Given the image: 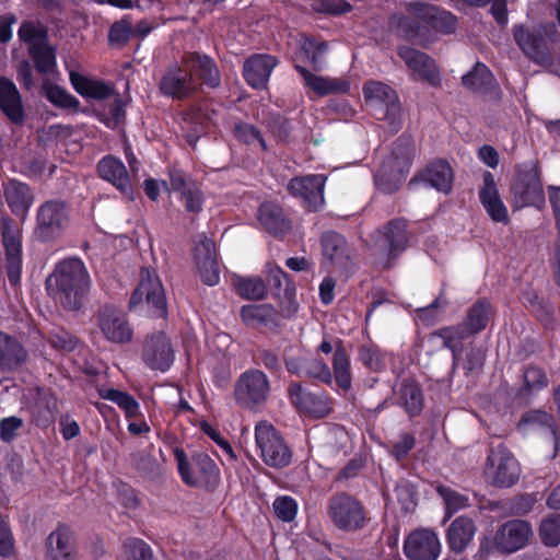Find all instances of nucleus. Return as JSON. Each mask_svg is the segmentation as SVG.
Returning a JSON list of instances; mask_svg holds the SVG:
<instances>
[{
    "label": "nucleus",
    "mask_w": 560,
    "mask_h": 560,
    "mask_svg": "<svg viewBox=\"0 0 560 560\" xmlns=\"http://www.w3.org/2000/svg\"><path fill=\"white\" fill-rule=\"evenodd\" d=\"M90 287L89 271L78 257L59 261L46 280L48 294L67 311H79L82 307Z\"/></svg>",
    "instance_id": "f257e3e1"
},
{
    "label": "nucleus",
    "mask_w": 560,
    "mask_h": 560,
    "mask_svg": "<svg viewBox=\"0 0 560 560\" xmlns=\"http://www.w3.org/2000/svg\"><path fill=\"white\" fill-rule=\"evenodd\" d=\"M494 316L491 302L486 298L477 299L465 313L464 319L453 326H444L430 334L431 338H441L443 348L451 350L453 368L456 366L462 341L483 331Z\"/></svg>",
    "instance_id": "f03ea898"
},
{
    "label": "nucleus",
    "mask_w": 560,
    "mask_h": 560,
    "mask_svg": "<svg viewBox=\"0 0 560 560\" xmlns=\"http://www.w3.org/2000/svg\"><path fill=\"white\" fill-rule=\"evenodd\" d=\"M174 457L183 482L206 492H214L221 483L217 463L205 452H197L189 459L182 448H175Z\"/></svg>",
    "instance_id": "7ed1b4c3"
},
{
    "label": "nucleus",
    "mask_w": 560,
    "mask_h": 560,
    "mask_svg": "<svg viewBox=\"0 0 560 560\" xmlns=\"http://www.w3.org/2000/svg\"><path fill=\"white\" fill-rule=\"evenodd\" d=\"M512 35L523 55L535 63L552 60L551 46L557 40L558 31L552 22L537 25L514 24Z\"/></svg>",
    "instance_id": "20e7f679"
},
{
    "label": "nucleus",
    "mask_w": 560,
    "mask_h": 560,
    "mask_svg": "<svg viewBox=\"0 0 560 560\" xmlns=\"http://www.w3.org/2000/svg\"><path fill=\"white\" fill-rule=\"evenodd\" d=\"M510 191L515 209L544 207L546 198L538 160H528L515 165Z\"/></svg>",
    "instance_id": "39448f33"
},
{
    "label": "nucleus",
    "mask_w": 560,
    "mask_h": 560,
    "mask_svg": "<svg viewBox=\"0 0 560 560\" xmlns=\"http://www.w3.org/2000/svg\"><path fill=\"white\" fill-rule=\"evenodd\" d=\"M380 238L376 242L377 265L383 270L394 268L407 250L410 243V232L405 219L389 220L378 229Z\"/></svg>",
    "instance_id": "423d86ee"
},
{
    "label": "nucleus",
    "mask_w": 560,
    "mask_h": 560,
    "mask_svg": "<svg viewBox=\"0 0 560 560\" xmlns=\"http://www.w3.org/2000/svg\"><path fill=\"white\" fill-rule=\"evenodd\" d=\"M532 527L523 520H511L499 526L492 536H485L480 540L479 553L487 557L492 552L510 555L527 545L532 536Z\"/></svg>",
    "instance_id": "0eeeda50"
},
{
    "label": "nucleus",
    "mask_w": 560,
    "mask_h": 560,
    "mask_svg": "<svg viewBox=\"0 0 560 560\" xmlns=\"http://www.w3.org/2000/svg\"><path fill=\"white\" fill-rule=\"evenodd\" d=\"M326 513L332 525L345 533L361 530L368 522L365 506L348 492L331 495L327 502Z\"/></svg>",
    "instance_id": "6e6552de"
},
{
    "label": "nucleus",
    "mask_w": 560,
    "mask_h": 560,
    "mask_svg": "<svg viewBox=\"0 0 560 560\" xmlns=\"http://www.w3.org/2000/svg\"><path fill=\"white\" fill-rule=\"evenodd\" d=\"M270 392L271 386L267 374L259 369L250 368L237 377L233 396L240 408L256 412L266 405Z\"/></svg>",
    "instance_id": "1a4fd4ad"
},
{
    "label": "nucleus",
    "mask_w": 560,
    "mask_h": 560,
    "mask_svg": "<svg viewBox=\"0 0 560 560\" xmlns=\"http://www.w3.org/2000/svg\"><path fill=\"white\" fill-rule=\"evenodd\" d=\"M70 223V206L62 199L43 202L36 211L34 236L42 243L59 238Z\"/></svg>",
    "instance_id": "9d476101"
},
{
    "label": "nucleus",
    "mask_w": 560,
    "mask_h": 560,
    "mask_svg": "<svg viewBox=\"0 0 560 560\" xmlns=\"http://www.w3.org/2000/svg\"><path fill=\"white\" fill-rule=\"evenodd\" d=\"M255 440L264 463L273 468L290 465L292 452L280 432L270 423L261 421L255 427Z\"/></svg>",
    "instance_id": "9b49d317"
},
{
    "label": "nucleus",
    "mask_w": 560,
    "mask_h": 560,
    "mask_svg": "<svg viewBox=\"0 0 560 560\" xmlns=\"http://www.w3.org/2000/svg\"><path fill=\"white\" fill-rule=\"evenodd\" d=\"M145 301L153 317L165 318L167 305L163 285L154 270L143 267L140 271V281L131 293L129 308L133 310Z\"/></svg>",
    "instance_id": "f8f14e48"
},
{
    "label": "nucleus",
    "mask_w": 560,
    "mask_h": 560,
    "mask_svg": "<svg viewBox=\"0 0 560 560\" xmlns=\"http://www.w3.org/2000/svg\"><path fill=\"white\" fill-rule=\"evenodd\" d=\"M362 92L366 104L382 107V117L386 120L390 130L397 132L401 128V106L396 91L380 81H368L363 84Z\"/></svg>",
    "instance_id": "ddd939ff"
},
{
    "label": "nucleus",
    "mask_w": 560,
    "mask_h": 560,
    "mask_svg": "<svg viewBox=\"0 0 560 560\" xmlns=\"http://www.w3.org/2000/svg\"><path fill=\"white\" fill-rule=\"evenodd\" d=\"M288 398L298 412L311 419H323L332 412V399L324 392H311L293 382L288 386Z\"/></svg>",
    "instance_id": "4468645a"
},
{
    "label": "nucleus",
    "mask_w": 560,
    "mask_h": 560,
    "mask_svg": "<svg viewBox=\"0 0 560 560\" xmlns=\"http://www.w3.org/2000/svg\"><path fill=\"white\" fill-rule=\"evenodd\" d=\"M1 241L5 254L8 280L12 287H18L22 278V233L10 218L0 220Z\"/></svg>",
    "instance_id": "2eb2a0df"
},
{
    "label": "nucleus",
    "mask_w": 560,
    "mask_h": 560,
    "mask_svg": "<svg viewBox=\"0 0 560 560\" xmlns=\"http://www.w3.org/2000/svg\"><path fill=\"white\" fill-rule=\"evenodd\" d=\"M327 176L324 174H308L291 178L287 185L288 192L302 199L303 207L308 212L320 210L325 203L324 190Z\"/></svg>",
    "instance_id": "dca6fc26"
},
{
    "label": "nucleus",
    "mask_w": 560,
    "mask_h": 560,
    "mask_svg": "<svg viewBox=\"0 0 560 560\" xmlns=\"http://www.w3.org/2000/svg\"><path fill=\"white\" fill-rule=\"evenodd\" d=\"M180 60L189 72L197 91L201 85L209 89H217L221 85L220 69L211 56L199 51H185Z\"/></svg>",
    "instance_id": "f3484780"
},
{
    "label": "nucleus",
    "mask_w": 560,
    "mask_h": 560,
    "mask_svg": "<svg viewBox=\"0 0 560 560\" xmlns=\"http://www.w3.org/2000/svg\"><path fill=\"white\" fill-rule=\"evenodd\" d=\"M171 188L177 192L178 200L184 206L185 211L198 215L203 210L205 194L199 183H197L185 171L171 167L168 168Z\"/></svg>",
    "instance_id": "a211bd4d"
},
{
    "label": "nucleus",
    "mask_w": 560,
    "mask_h": 560,
    "mask_svg": "<svg viewBox=\"0 0 560 560\" xmlns=\"http://www.w3.org/2000/svg\"><path fill=\"white\" fill-rule=\"evenodd\" d=\"M406 10L412 16L420 19L431 33L448 35L457 28V16L438 5L413 1L406 5Z\"/></svg>",
    "instance_id": "6ab92c4d"
},
{
    "label": "nucleus",
    "mask_w": 560,
    "mask_h": 560,
    "mask_svg": "<svg viewBox=\"0 0 560 560\" xmlns=\"http://www.w3.org/2000/svg\"><path fill=\"white\" fill-rule=\"evenodd\" d=\"M398 57L419 80L433 88L442 84L441 70L434 58L415 47L402 45L397 48Z\"/></svg>",
    "instance_id": "aec40b11"
},
{
    "label": "nucleus",
    "mask_w": 560,
    "mask_h": 560,
    "mask_svg": "<svg viewBox=\"0 0 560 560\" xmlns=\"http://www.w3.org/2000/svg\"><path fill=\"white\" fill-rule=\"evenodd\" d=\"M95 322L104 338L113 343H127L132 339L133 332L126 315L114 305L101 306Z\"/></svg>",
    "instance_id": "412c9836"
},
{
    "label": "nucleus",
    "mask_w": 560,
    "mask_h": 560,
    "mask_svg": "<svg viewBox=\"0 0 560 560\" xmlns=\"http://www.w3.org/2000/svg\"><path fill=\"white\" fill-rule=\"evenodd\" d=\"M141 358L150 370L168 371L175 360V352L166 334L156 331L147 336L142 346Z\"/></svg>",
    "instance_id": "4be33fe9"
},
{
    "label": "nucleus",
    "mask_w": 560,
    "mask_h": 560,
    "mask_svg": "<svg viewBox=\"0 0 560 560\" xmlns=\"http://www.w3.org/2000/svg\"><path fill=\"white\" fill-rule=\"evenodd\" d=\"M487 463L495 468L492 477V483L495 487L510 488L517 482L520 478L518 463L503 443L490 448Z\"/></svg>",
    "instance_id": "5701e85b"
},
{
    "label": "nucleus",
    "mask_w": 560,
    "mask_h": 560,
    "mask_svg": "<svg viewBox=\"0 0 560 560\" xmlns=\"http://www.w3.org/2000/svg\"><path fill=\"white\" fill-rule=\"evenodd\" d=\"M402 549L408 560H436L441 552V544L433 530L420 528L405 538Z\"/></svg>",
    "instance_id": "b1692460"
},
{
    "label": "nucleus",
    "mask_w": 560,
    "mask_h": 560,
    "mask_svg": "<svg viewBox=\"0 0 560 560\" xmlns=\"http://www.w3.org/2000/svg\"><path fill=\"white\" fill-rule=\"evenodd\" d=\"M159 90L162 95L174 101L187 100L197 92L189 72L182 62L166 69L159 82Z\"/></svg>",
    "instance_id": "393cba45"
},
{
    "label": "nucleus",
    "mask_w": 560,
    "mask_h": 560,
    "mask_svg": "<svg viewBox=\"0 0 560 560\" xmlns=\"http://www.w3.org/2000/svg\"><path fill=\"white\" fill-rule=\"evenodd\" d=\"M100 178L110 183L126 199L135 200V189L124 162L112 154L103 156L96 165Z\"/></svg>",
    "instance_id": "a878e982"
},
{
    "label": "nucleus",
    "mask_w": 560,
    "mask_h": 560,
    "mask_svg": "<svg viewBox=\"0 0 560 560\" xmlns=\"http://www.w3.org/2000/svg\"><path fill=\"white\" fill-rule=\"evenodd\" d=\"M332 349H335L331 361L335 382L340 389L348 392L352 386V373L350 355L346 349L345 341L336 338L332 345L327 338H324L317 351L329 354Z\"/></svg>",
    "instance_id": "bb28decb"
},
{
    "label": "nucleus",
    "mask_w": 560,
    "mask_h": 560,
    "mask_svg": "<svg viewBox=\"0 0 560 560\" xmlns=\"http://www.w3.org/2000/svg\"><path fill=\"white\" fill-rule=\"evenodd\" d=\"M390 26L399 38L413 45L427 47L433 42L428 26L420 19L409 13L394 14L390 19Z\"/></svg>",
    "instance_id": "cd10ccee"
},
{
    "label": "nucleus",
    "mask_w": 560,
    "mask_h": 560,
    "mask_svg": "<svg viewBox=\"0 0 560 560\" xmlns=\"http://www.w3.org/2000/svg\"><path fill=\"white\" fill-rule=\"evenodd\" d=\"M195 261L203 284L214 287L220 281L215 243L203 236L195 247Z\"/></svg>",
    "instance_id": "c85d7f7f"
},
{
    "label": "nucleus",
    "mask_w": 560,
    "mask_h": 560,
    "mask_svg": "<svg viewBox=\"0 0 560 560\" xmlns=\"http://www.w3.org/2000/svg\"><path fill=\"white\" fill-rule=\"evenodd\" d=\"M323 256L341 270L349 271L352 267V249L347 240L335 231H326L320 237Z\"/></svg>",
    "instance_id": "c756f323"
},
{
    "label": "nucleus",
    "mask_w": 560,
    "mask_h": 560,
    "mask_svg": "<svg viewBox=\"0 0 560 560\" xmlns=\"http://www.w3.org/2000/svg\"><path fill=\"white\" fill-rule=\"evenodd\" d=\"M479 200L493 222L502 224L510 222L508 208L500 196L494 176L489 171L482 174V187L479 190Z\"/></svg>",
    "instance_id": "7c9ffc66"
},
{
    "label": "nucleus",
    "mask_w": 560,
    "mask_h": 560,
    "mask_svg": "<svg viewBox=\"0 0 560 560\" xmlns=\"http://www.w3.org/2000/svg\"><path fill=\"white\" fill-rule=\"evenodd\" d=\"M278 65V59L268 54H253L243 65V78L255 90L267 86L272 70Z\"/></svg>",
    "instance_id": "2f4dec72"
},
{
    "label": "nucleus",
    "mask_w": 560,
    "mask_h": 560,
    "mask_svg": "<svg viewBox=\"0 0 560 560\" xmlns=\"http://www.w3.org/2000/svg\"><path fill=\"white\" fill-rule=\"evenodd\" d=\"M3 196L12 214L25 220L35 197L31 186L16 178L3 182Z\"/></svg>",
    "instance_id": "473e14b6"
},
{
    "label": "nucleus",
    "mask_w": 560,
    "mask_h": 560,
    "mask_svg": "<svg viewBox=\"0 0 560 560\" xmlns=\"http://www.w3.org/2000/svg\"><path fill=\"white\" fill-rule=\"evenodd\" d=\"M47 560H77L74 534L70 526L59 523L46 539Z\"/></svg>",
    "instance_id": "72a5a7b5"
},
{
    "label": "nucleus",
    "mask_w": 560,
    "mask_h": 560,
    "mask_svg": "<svg viewBox=\"0 0 560 560\" xmlns=\"http://www.w3.org/2000/svg\"><path fill=\"white\" fill-rule=\"evenodd\" d=\"M259 224L270 235L282 238L292 230V221L285 210L275 202H264L257 210Z\"/></svg>",
    "instance_id": "f704fd0d"
},
{
    "label": "nucleus",
    "mask_w": 560,
    "mask_h": 560,
    "mask_svg": "<svg viewBox=\"0 0 560 560\" xmlns=\"http://www.w3.org/2000/svg\"><path fill=\"white\" fill-rule=\"evenodd\" d=\"M421 180L427 183L430 187L438 191L448 194L453 188L454 173L450 163L445 160H435L429 163L424 170L416 175L410 182L409 186L416 182Z\"/></svg>",
    "instance_id": "c9c22d12"
},
{
    "label": "nucleus",
    "mask_w": 560,
    "mask_h": 560,
    "mask_svg": "<svg viewBox=\"0 0 560 560\" xmlns=\"http://www.w3.org/2000/svg\"><path fill=\"white\" fill-rule=\"evenodd\" d=\"M0 110L11 124L23 125L25 110L21 94L14 82L7 77H0Z\"/></svg>",
    "instance_id": "e433bc0d"
},
{
    "label": "nucleus",
    "mask_w": 560,
    "mask_h": 560,
    "mask_svg": "<svg viewBox=\"0 0 560 560\" xmlns=\"http://www.w3.org/2000/svg\"><path fill=\"white\" fill-rule=\"evenodd\" d=\"M294 69L302 77L304 84L319 97L347 94L350 91V83L345 79L316 75L300 65H294Z\"/></svg>",
    "instance_id": "4c0bfd02"
},
{
    "label": "nucleus",
    "mask_w": 560,
    "mask_h": 560,
    "mask_svg": "<svg viewBox=\"0 0 560 560\" xmlns=\"http://www.w3.org/2000/svg\"><path fill=\"white\" fill-rule=\"evenodd\" d=\"M28 353L21 341L0 330V371L15 372L27 360Z\"/></svg>",
    "instance_id": "58836bf2"
},
{
    "label": "nucleus",
    "mask_w": 560,
    "mask_h": 560,
    "mask_svg": "<svg viewBox=\"0 0 560 560\" xmlns=\"http://www.w3.org/2000/svg\"><path fill=\"white\" fill-rule=\"evenodd\" d=\"M462 84L480 95H491L500 90L494 74L488 66L479 61L462 77Z\"/></svg>",
    "instance_id": "ea45409f"
},
{
    "label": "nucleus",
    "mask_w": 560,
    "mask_h": 560,
    "mask_svg": "<svg viewBox=\"0 0 560 560\" xmlns=\"http://www.w3.org/2000/svg\"><path fill=\"white\" fill-rule=\"evenodd\" d=\"M242 322L248 327L262 326L277 329L280 326L279 314L271 304H247L240 310Z\"/></svg>",
    "instance_id": "a19ab883"
},
{
    "label": "nucleus",
    "mask_w": 560,
    "mask_h": 560,
    "mask_svg": "<svg viewBox=\"0 0 560 560\" xmlns=\"http://www.w3.org/2000/svg\"><path fill=\"white\" fill-rule=\"evenodd\" d=\"M476 533L474 521L460 515L456 517L446 530V542L450 549L456 553L463 552L472 540Z\"/></svg>",
    "instance_id": "79ce46f5"
},
{
    "label": "nucleus",
    "mask_w": 560,
    "mask_h": 560,
    "mask_svg": "<svg viewBox=\"0 0 560 560\" xmlns=\"http://www.w3.org/2000/svg\"><path fill=\"white\" fill-rule=\"evenodd\" d=\"M70 82L74 91L85 98L104 101L114 94L112 85L102 80L88 78L79 72H70Z\"/></svg>",
    "instance_id": "37998d69"
},
{
    "label": "nucleus",
    "mask_w": 560,
    "mask_h": 560,
    "mask_svg": "<svg viewBox=\"0 0 560 560\" xmlns=\"http://www.w3.org/2000/svg\"><path fill=\"white\" fill-rule=\"evenodd\" d=\"M398 400L410 419L420 416L424 407V396L418 382L412 378L404 380L399 387Z\"/></svg>",
    "instance_id": "c03bdc74"
},
{
    "label": "nucleus",
    "mask_w": 560,
    "mask_h": 560,
    "mask_svg": "<svg viewBox=\"0 0 560 560\" xmlns=\"http://www.w3.org/2000/svg\"><path fill=\"white\" fill-rule=\"evenodd\" d=\"M548 386L549 377L542 366L528 363L522 368V385L517 390V396L527 397L538 394Z\"/></svg>",
    "instance_id": "a18cd8bd"
},
{
    "label": "nucleus",
    "mask_w": 560,
    "mask_h": 560,
    "mask_svg": "<svg viewBox=\"0 0 560 560\" xmlns=\"http://www.w3.org/2000/svg\"><path fill=\"white\" fill-rule=\"evenodd\" d=\"M42 95L57 108L69 109L72 112H78L80 109V101L56 83L44 81L42 84Z\"/></svg>",
    "instance_id": "49530a36"
},
{
    "label": "nucleus",
    "mask_w": 560,
    "mask_h": 560,
    "mask_svg": "<svg viewBox=\"0 0 560 560\" xmlns=\"http://www.w3.org/2000/svg\"><path fill=\"white\" fill-rule=\"evenodd\" d=\"M232 285L237 293L244 300L248 301H260L267 296V287L265 281L256 277H242L235 276L232 280Z\"/></svg>",
    "instance_id": "de8ad7c7"
},
{
    "label": "nucleus",
    "mask_w": 560,
    "mask_h": 560,
    "mask_svg": "<svg viewBox=\"0 0 560 560\" xmlns=\"http://www.w3.org/2000/svg\"><path fill=\"white\" fill-rule=\"evenodd\" d=\"M101 397L116 404L125 413L126 419L143 417L137 399L127 392L108 388L100 393Z\"/></svg>",
    "instance_id": "09e8293b"
},
{
    "label": "nucleus",
    "mask_w": 560,
    "mask_h": 560,
    "mask_svg": "<svg viewBox=\"0 0 560 560\" xmlns=\"http://www.w3.org/2000/svg\"><path fill=\"white\" fill-rule=\"evenodd\" d=\"M526 306L542 326L553 325L555 308L550 300L539 296L536 292H529L526 294Z\"/></svg>",
    "instance_id": "8fccbe9b"
},
{
    "label": "nucleus",
    "mask_w": 560,
    "mask_h": 560,
    "mask_svg": "<svg viewBox=\"0 0 560 560\" xmlns=\"http://www.w3.org/2000/svg\"><path fill=\"white\" fill-rule=\"evenodd\" d=\"M28 55L34 62L36 71L40 74H49L57 66L56 48L49 44L27 47Z\"/></svg>",
    "instance_id": "3c124183"
},
{
    "label": "nucleus",
    "mask_w": 560,
    "mask_h": 560,
    "mask_svg": "<svg viewBox=\"0 0 560 560\" xmlns=\"http://www.w3.org/2000/svg\"><path fill=\"white\" fill-rule=\"evenodd\" d=\"M358 361L374 373L386 369V354L374 343H364L358 347Z\"/></svg>",
    "instance_id": "603ef678"
},
{
    "label": "nucleus",
    "mask_w": 560,
    "mask_h": 560,
    "mask_svg": "<svg viewBox=\"0 0 560 560\" xmlns=\"http://www.w3.org/2000/svg\"><path fill=\"white\" fill-rule=\"evenodd\" d=\"M18 36L19 39L25 43L28 47L49 44L48 28L34 21H23L19 27Z\"/></svg>",
    "instance_id": "864d4df0"
},
{
    "label": "nucleus",
    "mask_w": 560,
    "mask_h": 560,
    "mask_svg": "<svg viewBox=\"0 0 560 560\" xmlns=\"http://www.w3.org/2000/svg\"><path fill=\"white\" fill-rule=\"evenodd\" d=\"M435 490L444 502L446 518H451L455 513L469 505L467 495L459 493L448 486L438 485Z\"/></svg>",
    "instance_id": "5fc2aeb1"
},
{
    "label": "nucleus",
    "mask_w": 560,
    "mask_h": 560,
    "mask_svg": "<svg viewBox=\"0 0 560 560\" xmlns=\"http://www.w3.org/2000/svg\"><path fill=\"white\" fill-rule=\"evenodd\" d=\"M126 107L127 103L121 98L119 93H116L115 98L108 106L107 113H100L97 115L98 120L109 129H116L120 125L125 124L126 120Z\"/></svg>",
    "instance_id": "6e6d98bb"
},
{
    "label": "nucleus",
    "mask_w": 560,
    "mask_h": 560,
    "mask_svg": "<svg viewBox=\"0 0 560 560\" xmlns=\"http://www.w3.org/2000/svg\"><path fill=\"white\" fill-rule=\"evenodd\" d=\"M232 132L234 138L242 144L252 145L258 142L262 151L268 150L267 142L261 131L252 124L238 121L234 125Z\"/></svg>",
    "instance_id": "4d7b16f0"
},
{
    "label": "nucleus",
    "mask_w": 560,
    "mask_h": 560,
    "mask_svg": "<svg viewBox=\"0 0 560 560\" xmlns=\"http://www.w3.org/2000/svg\"><path fill=\"white\" fill-rule=\"evenodd\" d=\"M539 536L546 546L557 547L560 544V514H552L542 520Z\"/></svg>",
    "instance_id": "13d9d810"
},
{
    "label": "nucleus",
    "mask_w": 560,
    "mask_h": 560,
    "mask_svg": "<svg viewBox=\"0 0 560 560\" xmlns=\"http://www.w3.org/2000/svg\"><path fill=\"white\" fill-rule=\"evenodd\" d=\"M122 548L127 560H151L152 558L150 546L140 538L126 539Z\"/></svg>",
    "instance_id": "bf43d9fd"
},
{
    "label": "nucleus",
    "mask_w": 560,
    "mask_h": 560,
    "mask_svg": "<svg viewBox=\"0 0 560 560\" xmlns=\"http://www.w3.org/2000/svg\"><path fill=\"white\" fill-rule=\"evenodd\" d=\"M272 506L276 516L282 522L290 523L296 517L299 505L292 497H278L273 501Z\"/></svg>",
    "instance_id": "052dcab7"
},
{
    "label": "nucleus",
    "mask_w": 560,
    "mask_h": 560,
    "mask_svg": "<svg viewBox=\"0 0 560 560\" xmlns=\"http://www.w3.org/2000/svg\"><path fill=\"white\" fill-rule=\"evenodd\" d=\"M552 428L555 425L553 417L545 410L532 409L524 412L518 421V429L524 427Z\"/></svg>",
    "instance_id": "680f3d73"
},
{
    "label": "nucleus",
    "mask_w": 560,
    "mask_h": 560,
    "mask_svg": "<svg viewBox=\"0 0 560 560\" xmlns=\"http://www.w3.org/2000/svg\"><path fill=\"white\" fill-rule=\"evenodd\" d=\"M253 362L257 365L265 366L271 374H278L282 370L278 353L270 349H258L253 355Z\"/></svg>",
    "instance_id": "e2e57ef3"
},
{
    "label": "nucleus",
    "mask_w": 560,
    "mask_h": 560,
    "mask_svg": "<svg viewBox=\"0 0 560 560\" xmlns=\"http://www.w3.org/2000/svg\"><path fill=\"white\" fill-rule=\"evenodd\" d=\"M23 427L24 421L20 417L10 416L2 418L0 420V440L7 444L12 443Z\"/></svg>",
    "instance_id": "0e129e2a"
},
{
    "label": "nucleus",
    "mask_w": 560,
    "mask_h": 560,
    "mask_svg": "<svg viewBox=\"0 0 560 560\" xmlns=\"http://www.w3.org/2000/svg\"><path fill=\"white\" fill-rule=\"evenodd\" d=\"M54 407L49 402L36 401L31 408L30 412L32 420L38 428H47L54 422Z\"/></svg>",
    "instance_id": "69168bd1"
},
{
    "label": "nucleus",
    "mask_w": 560,
    "mask_h": 560,
    "mask_svg": "<svg viewBox=\"0 0 560 560\" xmlns=\"http://www.w3.org/2000/svg\"><path fill=\"white\" fill-rule=\"evenodd\" d=\"M14 552V537L7 517L0 513V556L9 558Z\"/></svg>",
    "instance_id": "338daca9"
},
{
    "label": "nucleus",
    "mask_w": 560,
    "mask_h": 560,
    "mask_svg": "<svg viewBox=\"0 0 560 560\" xmlns=\"http://www.w3.org/2000/svg\"><path fill=\"white\" fill-rule=\"evenodd\" d=\"M399 441L394 443L390 448V455L397 460H405L411 450L415 447L416 439L409 432H402L399 436Z\"/></svg>",
    "instance_id": "774afa93"
}]
</instances>
